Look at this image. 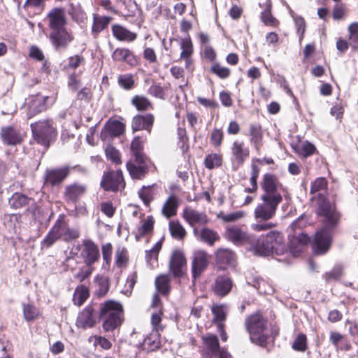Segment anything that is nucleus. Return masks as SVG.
I'll return each mask as SVG.
<instances>
[{"label":"nucleus","mask_w":358,"mask_h":358,"mask_svg":"<svg viewBox=\"0 0 358 358\" xmlns=\"http://www.w3.org/2000/svg\"><path fill=\"white\" fill-rule=\"evenodd\" d=\"M78 229L69 227V225H54L43 241L46 247L51 246L57 240L70 241L79 237Z\"/></svg>","instance_id":"7"},{"label":"nucleus","mask_w":358,"mask_h":358,"mask_svg":"<svg viewBox=\"0 0 358 358\" xmlns=\"http://www.w3.org/2000/svg\"><path fill=\"white\" fill-rule=\"evenodd\" d=\"M269 245L274 246L273 250L278 252L284 248L285 241L282 235L275 231H272L268 233L266 236H263Z\"/></svg>","instance_id":"41"},{"label":"nucleus","mask_w":358,"mask_h":358,"mask_svg":"<svg viewBox=\"0 0 358 358\" xmlns=\"http://www.w3.org/2000/svg\"><path fill=\"white\" fill-rule=\"evenodd\" d=\"M70 173L71 168L69 166L46 169L43 176V186H59L69 177Z\"/></svg>","instance_id":"11"},{"label":"nucleus","mask_w":358,"mask_h":358,"mask_svg":"<svg viewBox=\"0 0 358 358\" xmlns=\"http://www.w3.org/2000/svg\"><path fill=\"white\" fill-rule=\"evenodd\" d=\"M180 49L182 51L180 55V59L185 62V68L187 71L193 72L194 71V63L192 59L194 45L189 35L182 39Z\"/></svg>","instance_id":"21"},{"label":"nucleus","mask_w":358,"mask_h":358,"mask_svg":"<svg viewBox=\"0 0 358 358\" xmlns=\"http://www.w3.org/2000/svg\"><path fill=\"white\" fill-rule=\"evenodd\" d=\"M289 13L294 22L296 32L301 41L303 39L306 30V20L302 16L296 15L293 10H290Z\"/></svg>","instance_id":"47"},{"label":"nucleus","mask_w":358,"mask_h":358,"mask_svg":"<svg viewBox=\"0 0 358 358\" xmlns=\"http://www.w3.org/2000/svg\"><path fill=\"white\" fill-rule=\"evenodd\" d=\"M111 57L114 62H124L129 66L134 67L140 64V59L127 48H117L113 52Z\"/></svg>","instance_id":"22"},{"label":"nucleus","mask_w":358,"mask_h":358,"mask_svg":"<svg viewBox=\"0 0 358 358\" xmlns=\"http://www.w3.org/2000/svg\"><path fill=\"white\" fill-rule=\"evenodd\" d=\"M253 286L260 294H270L273 292V288L263 279L258 278L255 280Z\"/></svg>","instance_id":"64"},{"label":"nucleus","mask_w":358,"mask_h":358,"mask_svg":"<svg viewBox=\"0 0 358 358\" xmlns=\"http://www.w3.org/2000/svg\"><path fill=\"white\" fill-rule=\"evenodd\" d=\"M328 187V180L324 177L315 178L310 185V194H315L321 191H326Z\"/></svg>","instance_id":"57"},{"label":"nucleus","mask_w":358,"mask_h":358,"mask_svg":"<svg viewBox=\"0 0 358 358\" xmlns=\"http://www.w3.org/2000/svg\"><path fill=\"white\" fill-rule=\"evenodd\" d=\"M99 311V319L123 315L122 305L115 301H107L97 306Z\"/></svg>","instance_id":"27"},{"label":"nucleus","mask_w":358,"mask_h":358,"mask_svg":"<svg viewBox=\"0 0 358 358\" xmlns=\"http://www.w3.org/2000/svg\"><path fill=\"white\" fill-rule=\"evenodd\" d=\"M210 256L203 250H195L192 255L191 272L194 282L199 278L207 269L210 264Z\"/></svg>","instance_id":"12"},{"label":"nucleus","mask_w":358,"mask_h":358,"mask_svg":"<svg viewBox=\"0 0 358 358\" xmlns=\"http://www.w3.org/2000/svg\"><path fill=\"white\" fill-rule=\"evenodd\" d=\"M113 20L110 16L100 15L97 13L92 15L91 34L94 39L99 38L101 31L106 29Z\"/></svg>","instance_id":"29"},{"label":"nucleus","mask_w":358,"mask_h":358,"mask_svg":"<svg viewBox=\"0 0 358 358\" xmlns=\"http://www.w3.org/2000/svg\"><path fill=\"white\" fill-rule=\"evenodd\" d=\"M126 125L120 120L110 117L105 124L101 132V138L120 137L125 133Z\"/></svg>","instance_id":"20"},{"label":"nucleus","mask_w":358,"mask_h":358,"mask_svg":"<svg viewBox=\"0 0 358 358\" xmlns=\"http://www.w3.org/2000/svg\"><path fill=\"white\" fill-rule=\"evenodd\" d=\"M85 64V59L81 54H77L70 56L66 59V63L64 65V69L67 71H75L80 66H83Z\"/></svg>","instance_id":"46"},{"label":"nucleus","mask_w":358,"mask_h":358,"mask_svg":"<svg viewBox=\"0 0 358 358\" xmlns=\"http://www.w3.org/2000/svg\"><path fill=\"white\" fill-rule=\"evenodd\" d=\"M250 148L245 144L244 141L240 140L234 141L231 147V163L233 171H237L243 166L245 162L250 157Z\"/></svg>","instance_id":"10"},{"label":"nucleus","mask_w":358,"mask_h":358,"mask_svg":"<svg viewBox=\"0 0 358 358\" xmlns=\"http://www.w3.org/2000/svg\"><path fill=\"white\" fill-rule=\"evenodd\" d=\"M127 169L134 180H143L150 171H157L152 160L147 155L131 157L127 162Z\"/></svg>","instance_id":"5"},{"label":"nucleus","mask_w":358,"mask_h":358,"mask_svg":"<svg viewBox=\"0 0 358 358\" xmlns=\"http://www.w3.org/2000/svg\"><path fill=\"white\" fill-rule=\"evenodd\" d=\"M224 134L222 128H214L210 135V143L215 148H220L223 143Z\"/></svg>","instance_id":"56"},{"label":"nucleus","mask_w":358,"mask_h":358,"mask_svg":"<svg viewBox=\"0 0 358 358\" xmlns=\"http://www.w3.org/2000/svg\"><path fill=\"white\" fill-rule=\"evenodd\" d=\"M97 306L88 305L79 314L76 320L78 327L83 329L94 327L99 319V311Z\"/></svg>","instance_id":"17"},{"label":"nucleus","mask_w":358,"mask_h":358,"mask_svg":"<svg viewBox=\"0 0 358 358\" xmlns=\"http://www.w3.org/2000/svg\"><path fill=\"white\" fill-rule=\"evenodd\" d=\"M169 267L174 278L180 279L185 276L187 272V261L182 252H173Z\"/></svg>","instance_id":"18"},{"label":"nucleus","mask_w":358,"mask_h":358,"mask_svg":"<svg viewBox=\"0 0 358 358\" xmlns=\"http://www.w3.org/2000/svg\"><path fill=\"white\" fill-rule=\"evenodd\" d=\"M106 158L115 165L122 164V156L120 152L114 146L108 145L105 149Z\"/></svg>","instance_id":"54"},{"label":"nucleus","mask_w":358,"mask_h":358,"mask_svg":"<svg viewBox=\"0 0 358 358\" xmlns=\"http://www.w3.org/2000/svg\"><path fill=\"white\" fill-rule=\"evenodd\" d=\"M101 187L105 191L117 192L125 188L126 182L120 169L117 170L109 169L103 174Z\"/></svg>","instance_id":"8"},{"label":"nucleus","mask_w":358,"mask_h":358,"mask_svg":"<svg viewBox=\"0 0 358 358\" xmlns=\"http://www.w3.org/2000/svg\"><path fill=\"white\" fill-rule=\"evenodd\" d=\"M0 138L6 145H20L24 141V136L13 126L2 127L0 130Z\"/></svg>","instance_id":"23"},{"label":"nucleus","mask_w":358,"mask_h":358,"mask_svg":"<svg viewBox=\"0 0 358 358\" xmlns=\"http://www.w3.org/2000/svg\"><path fill=\"white\" fill-rule=\"evenodd\" d=\"M148 93L152 96L159 99H166L165 89L159 83H154L148 90Z\"/></svg>","instance_id":"61"},{"label":"nucleus","mask_w":358,"mask_h":358,"mask_svg":"<svg viewBox=\"0 0 358 358\" xmlns=\"http://www.w3.org/2000/svg\"><path fill=\"white\" fill-rule=\"evenodd\" d=\"M131 104L139 112L148 111L154 108L152 101L143 95H134L131 99Z\"/></svg>","instance_id":"37"},{"label":"nucleus","mask_w":358,"mask_h":358,"mask_svg":"<svg viewBox=\"0 0 358 358\" xmlns=\"http://www.w3.org/2000/svg\"><path fill=\"white\" fill-rule=\"evenodd\" d=\"M180 206V199L175 194H171L167 197L162 208V214L170 219L177 215Z\"/></svg>","instance_id":"32"},{"label":"nucleus","mask_w":358,"mask_h":358,"mask_svg":"<svg viewBox=\"0 0 358 358\" xmlns=\"http://www.w3.org/2000/svg\"><path fill=\"white\" fill-rule=\"evenodd\" d=\"M294 151L303 158H307L317 152L316 147L308 141L303 142L299 148H295Z\"/></svg>","instance_id":"50"},{"label":"nucleus","mask_w":358,"mask_h":358,"mask_svg":"<svg viewBox=\"0 0 358 358\" xmlns=\"http://www.w3.org/2000/svg\"><path fill=\"white\" fill-rule=\"evenodd\" d=\"M215 261L220 267L226 265L233 266L236 261V255L230 249L219 248L215 252Z\"/></svg>","instance_id":"33"},{"label":"nucleus","mask_w":358,"mask_h":358,"mask_svg":"<svg viewBox=\"0 0 358 358\" xmlns=\"http://www.w3.org/2000/svg\"><path fill=\"white\" fill-rule=\"evenodd\" d=\"M203 344L208 353L213 357L217 356L220 352L218 338L214 334H208L202 337Z\"/></svg>","instance_id":"35"},{"label":"nucleus","mask_w":358,"mask_h":358,"mask_svg":"<svg viewBox=\"0 0 358 358\" xmlns=\"http://www.w3.org/2000/svg\"><path fill=\"white\" fill-rule=\"evenodd\" d=\"M117 81L118 85L127 91L133 90L136 85L134 76L131 73L120 74Z\"/></svg>","instance_id":"44"},{"label":"nucleus","mask_w":358,"mask_h":358,"mask_svg":"<svg viewBox=\"0 0 358 358\" xmlns=\"http://www.w3.org/2000/svg\"><path fill=\"white\" fill-rule=\"evenodd\" d=\"M111 32L113 36L117 41L121 42L132 43L135 41L138 37L137 33L130 31L126 27L120 24H112Z\"/></svg>","instance_id":"28"},{"label":"nucleus","mask_w":358,"mask_h":358,"mask_svg":"<svg viewBox=\"0 0 358 358\" xmlns=\"http://www.w3.org/2000/svg\"><path fill=\"white\" fill-rule=\"evenodd\" d=\"M155 122V117L152 113H138L134 115L131 122V129L133 134L145 131L148 134H150L154 124Z\"/></svg>","instance_id":"14"},{"label":"nucleus","mask_w":358,"mask_h":358,"mask_svg":"<svg viewBox=\"0 0 358 358\" xmlns=\"http://www.w3.org/2000/svg\"><path fill=\"white\" fill-rule=\"evenodd\" d=\"M146 141L147 137L145 135H137L133 138L130 144L131 157L146 155L144 152Z\"/></svg>","instance_id":"39"},{"label":"nucleus","mask_w":358,"mask_h":358,"mask_svg":"<svg viewBox=\"0 0 358 358\" xmlns=\"http://www.w3.org/2000/svg\"><path fill=\"white\" fill-rule=\"evenodd\" d=\"M260 186L263 191L261 199L264 203L257 205L254 213L257 222H264L271 219L275 214L278 206L282 201L280 192L286 191V188L278 176L273 173L263 175Z\"/></svg>","instance_id":"1"},{"label":"nucleus","mask_w":358,"mask_h":358,"mask_svg":"<svg viewBox=\"0 0 358 358\" xmlns=\"http://www.w3.org/2000/svg\"><path fill=\"white\" fill-rule=\"evenodd\" d=\"M213 315V322L217 325L220 322L223 323L227 317V306L225 305H213L211 308Z\"/></svg>","instance_id":"51"},{"label":"nucleus","mask_w":358,"mask_h":358,"mask_svg":"<svg viewBox=\"0 0 358 358\" xmlns=\"http://www.w3.org/2000/svg\"><path fill=\"white\" fill-rule=\"evenodd\" d=\"M259 6L262 9L260 13L261 22L267 27L278 28L280 26V21L272 14L273 3L271 0H266L264 2H259Z\"/></svg>","instance_id":"24"},{"label":"nucleus","mask_w":358,"mask_h":358,"mask_svg":"<svg viewBox=\"0 0 358 358\" xmlns=\"http://www.w3.org/2000/svg\"><path fill=\"white\" fill-rule=\"evenodd\" d=\"M143 346L145 350L149 352L155 351L160 348L161 341L157 330H152L150 334L145 338Z\"/></svg>","instance_id":"38"},{"label":"nucleus","mask_w":358,"mask_h":358,"mask_svg":"<svg viewBox=\"0 0 358 358\" xmlns=\"http://www.w3.org/2000/svg\"><path fill=\"white\" fill-rule=\"evenodd\" d=\"M194 233L199 239L210 245H213L219 239V236L216 232L208 228L203 227V225L194 227Z\"/></svg>","instance_id":"34"},{"label":"nucleus","mask_w":358,"mask_h":358,"mask_svg":"<svg viewBox=\"0 0 358 358\" xmlns=\"http://www.w3.org/2000/svg\"><path fill=\"white\" fill-rule=\"evenodd\" d=\"M245 326L252 343L259 345L266 344L267 321L261 314L257 313L248 316L245 320Z\"/></svg>","instance_id":"4"},{"label":"nucleus","mask_w":358,"mask_h":358,"mask_svg":"<svg viewBox=\"0 0 358 358\" xmlns=\"http://www.w3.org/2000/svg\"><path fill=\"white\" fill-rule=\"evenodd\" d=\"M274 246L269 245L264 236L259 238L254 247V252L259 256H268L273 252Z\"/></svg>","instance_id":"42"},{"label":"nucleus","mask_w":358,"mask_h":358,"mask_svg":"<svg viewBox=\"0 0 358 358\" xmlns=\"http://www.w3.org/2000/svg\"><path fill=\"white\" fill-rule=\"evenodd\" d=\"M78 250H81L80 257L87 266H91L100 257L98 246L91 240H83L82 244L78 246Z\"/></svg>","instance_id":"15"},{"label":"nucleus","mask_w":358,"mask_h":358,"mask_svg":"<svg viewBox=\"0 0 358 358\" xmlns=\"http://www.w3.org/2000/svg\"><path fill=\"white\" fill-rule=\"evenodd\" d=\"M316 214L323 217L324 224H338L341 221V213L337 210L335 205H332L327 199L319 205Z\"/></svg>","instance_id":"16"},{"label":"nucleus","mask_w":358,"mask_h":358,"mask_svg":"<svg viewBox=\"0 0 358 358\" xmlns=\"http://www.w3.org/2000/svg\"><path fill=\"white\" fill-rule=\"evenodd\" d=\"M155 287L159 293L167 295L171 289V279L168 275H159L155 279Z\"/></svg>","instance_id":"45"},{"label":"nucleus","mask_w":358,"mask_h":358,"mask_svg":"<svg viewBox=\"0 0 358 358\" xmlns=\"http://www.w3.org/2000/svg\"><path fill=\"white\" fill-rule=\"evenodd\" d=\"M45 0H26L23 8L27 12L34 14H40L44 10Z\"/></svg>","instance_id":"48"},{"label":"nucleus","mask_w":358,"mask_h":358,"mask_svg":"<svg viewBox=\"0 0 358 358\" xmlns=\"http://www.w3.org/2000/svg\"><path fill=\"white\" fill-rule=\"evenodd\" d=\"M234 285L231 278L225 275H220L216 277L211 288L214 294L220 297L228 295Z\"/></svg>","instance_id":"26"},{"label":"nucleus","mask_w":358,"mask_h":358,"mask_svg":"<svg viewBox=\"0 0 358 358\" xmlns=\"http://www.w3.org/2000/svg\"><path fill=\"white\" fill-rule=\"evenodd\" d=\"M248 136L250 144L253 146L257 154L259 155L264 145V131L259 123H252L249 125Z\"/></svg>","instance_id":"25"},{"label":"nucleus","mask_w":358,"mask_h":358,"mask_svg":"<svg viewBox=\"0 0 358 358\" xmlns=\"http://www.w3.org/2000/svg\"><path fill=\"white\" fill-rule=\"evenodd\" d=\"M158 187L156 184L149 186H143L139 189L138 194L145 206L149 207L150 203L155 199L157 194Z\"/></svg>","instance_id":"36"},{"label":"nucleus","mask_w":358,"mask_h":358,"mask_svg":"<svg viewBox=\"0 0 358 358\" xmlns=\"http://www.w3.org/2000/svg\"><path fill=\"white\" fill-rule=\"evenodd\" d=\"M123 322V315H117L105 318L103 328L106 331H113L121 325Z\"/></svg>","instance_id":"53"},{"label":"nucleus","mask_w":358,"mask_h":358,"mask_svg":"<svg viewBox=\"0 0 358 358\" xmlns=\"http://www.w3.org/2000/svg\"><path fill=\"white\" fill-rule=\"evenodd\" d=\"M178 134V145L181 149L182 152H185L189 149V137L187 134L185 128L179 127L177 130Z\"/></svg>","instance_id":"58"},{"label":"nucleus","mask_w":358,"mask_h":358,"mask_svg":"<svg viewBox=\"0 0 358 358\" xmlns=\"http://www.w3.org/2000/svg\"><path fill=\"white\" fill-rule=\"evenodd\" d=\"M57 99V94L43 96L41 93H37L29 96L26 103L28 118H31L45 111L49 106H52L56 102Z\"/></svg>","instance_id":"6"},{"label":"nucleus","mask_w":358,"mask_h":358,"mask_svg":"<svg viewBox=\"0 0 358 358\" xmlns=\"http://www.w3.org/2000/svg\"><path fill=\"white\" fill-rule=\"evenodd\" d=\"M334 225H324L317 231L312 241V248L316 255L325 254L331 247Z\"/></svg>","instance_id":"9"},{"label":"nucleus","mask_w":358,"mask_h":358,"mask_svg":"<svg viewBox=\"0 0 358 358\" xmlns=\"http://www.w3.org/2000/svg\"><path fill=\"white\" fill-rule=\"evenodd\" d=\"M90 293L87 287L84 285L78 286L74 292L73 301L75 305L80 306L89 297Z\"/></svg>","instance_id":"49"},{"label":"nucleus","mask_w":358,"mask_h":358,"mask_svg":"<svg viewBox=\"0 0 358 358\" xmlns=\"http://www.w3.org/2000/svg\"><path fill=\"white\" fill-rule=\"evenodd\" d=\"M226 238L235 244H242L249 240V236L238 225H231L225 232Z\"/></svg>","instance_id":"31"},{"label":"nucleus","mask_w":358,"mask_h":358,"mask_svg":"<svg viewBox=\"0 0 358 358\" xmlns=\"http://www.w3.org/2000/svg\"><path fill=\"white\" fill-rule=\"evenodd\" d=\"M210 71L222 80L228 78L231 73L229 68L221 66L219 62H214L212 64Z\"/></svg>","instance_id":"52"},{"label":"nucleus","mask_w":358,"mask_h":358,"mask_svg":"<svg viewBox=\"0 0 358 358\" xmlns=\"http://www.w3.org/2000/svg\"><path fill=\"white\" fill-rule=\"evenodd\" d=\"M223 164V155L219 153L208 154L204 159L203 164L208 170L220 168Z\"/></svg>","instance_id":"43"},{"label":"nucleus","mask_w":358,"mask_h":358,"mask_svg":"<svg viewBox=\"0 0 358 358\" xmlns=\"http://www.w3.org/2000/svg\"><path fill=\"white\" fill-rule=\"evenodd\" d=\"M310 242V238L308 236V234L301 233L299 234L297 236H293L292 239L290 241V248H294L295 244H298L299 245L296 246L297 251L300 252L302 247L308 244Z\"/></svg>","instance_id":"59"},{"label":"nucleus","mask_w":358,"mask_h":358,"mask_svg":"<svg viewBox=\"0 0 358 358\" xmlns=\"http://www.w3.org/2000/svg\"><path fill=\"white\" fill-rule=\"evenodd\" d=\"M261 169L259 166L257 164H255L254 162H251L250 164V187H245L244 189V192L246 193H255L258 189V178L259 176Z\"/></svg>","instance_id":"40"},{"label":"nucleus","mask_w":358,"mask_h":358,"mask_svg":"<svg viewBox=\"0 0 358 358\" xmlns=\"http://www.w3.org/2000/svg\"><path fill=\"white\" fill-rule=\"evenodd\" d=\"M49 41L55 51H63L74 41L73 32L66 28L67 19L63 8H53L47 15Z\"/></svg>","instance_id":"2"},{"label":"nucleus","mask_w":358,"mask_h":358,"mask_svg":"<svg viewBox=\"0 0 358 358\" xmlns=\"http://www.w3.org/2000/svg\"><path fill=\"white\" fill-rule=\"evenodd\" d=\"M128 262L127 250L119 248L115 252V263L118 267L126 266Z\"/></svg>","instance_id":"63"},{"label":"nucleus","mask_w":358,"mask_h":358,"mask_svg":"<svg viewBox=\"0 0 358 358\" xmlns=\"http://www.w3.org/2000/svg\"><path fill=\"white\" fill-rule=\"evenodd\" d=\"M88 191V186L85 183L73 182L66 185L63 191V199L67 203L76 204Z\"/></svg>","instance_id":"13"},{"label":"nucleus","mask_w":358,"mask_h":358,"mask_svg":"<svg viewBox=\"0 0 358 358\" xmlns=\"http://www.w3.org/2000/svg\"><path fill=\"white\" fill-rule=\"evenodd\" d=\"M34 140L45 148H49L57 136V129L52 119L47 118L33 122L30 125Z\"/></svg>","instance_id":"3"},{"label":"nucleus","mask_w":358,"mask_h":358,"mask_svg":"<svg viewBox=\"0 0 358 358\" xmlns=\"http://www.w3.org/2000/svg\"><path fill=\"white\" fill-rule=\"evenodd\" d=\"M39 312L36 307L31 304L23 305V315L25 320H34L38 316Z\"/></svg>","instance_id":"62"},{"label":"nucleus","mask_w":358,"mask_h":358,"mask_svg":"<svg viewBox=\"0 0 358 358\" xmlns=\"http://www.w3.org/2000/svg\"><path fill=\"white\" fill-rule=\"evenodd\" d=\"M8 203L10 206L14 209L29 206L27 211L31 213L33 215H35L36 212L38 210V206L34 199L29 197L21 192L13 193L8 199Z\"/></svg>","instance_id":"19"},{"label":"nucleus","mask_w":358,"mask_h":358,"mask_svg":"<svg viewBox=\"0 0 358 358\" xmlns=\"http://www.w3.org/2000/svg\"><path fill=\"white\" fill-rule=\"evenodd\" d=\"M182 215L188 224H206L208 222L205 212L198 211L191 206L185 207Z\"/></svg>","instance_id":"30"},{"label":"nucleus","mask_w":358,"mask_h":358,"mask_svg":"<svg viewBox=\"0 0 358 358\" xmlns=\"http://www.w3.org/2000/svg\"><path fill=\"white\" fill-rule=\"evenodd\" d=\"M96 286L97 287L95 293L99 296H104L109 289V280L106 277L96 276L95 278Z\"/></svg>","instance_id":"55"},{"label":"nucleus","mask_w":358,"mask_h":358,"mask_svg":"<svg viewBox=\"0 0 358 358\" xmlns=\"http://www.w3.org/2000/svg\"><path fill=\"white\" fill-rule=\"evenodd\" d=\"M348 8L345 3H336L333 8L332 17L334 20H344L348 15Z\"/></svg>","instance_id":"60"}]
</instances>
